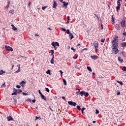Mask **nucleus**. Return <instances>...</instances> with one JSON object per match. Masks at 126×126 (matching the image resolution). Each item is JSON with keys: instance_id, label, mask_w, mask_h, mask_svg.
Wrapping results in <instances>:
<instances>
[{"instance_id": "09e8293b", "label": "nucleus", "mask_w": 126, "mask_h": 126, "mask_svg": "<svg viewBox=\"0 0 126 126\" xmlns=\"http://www.w3.org/2000/svg\"><path fill=\"white\" fill-rule=\"evenodd\" d=\"M38 93H39V94H40V95H41L43 94H42V93H41V90H38Z\"/></svg>"}, {"instance_id": "cd10ccee", "label": "nucleus", "mask_w": 126, "mask_h": 126, "mask_svg": "<svg viewBox=\"0 0 126 126\" xmlns=\"http://www.w3.org/2000/svg\"><path fill=\"white\" fill-rule=\"evenodd\" d=\"M36 119L35 120V121H37V120H42V118H41L40 117H35Z\"/></svg>"}, {"instance_id": "393cba45", "label": "nucleus", "mask_w": 126, "mask_h": 126, "mask_svg": "<svg viewBox=\"0 0 126 126\" xmlns=\"http://www.w3.org/2000/svg\"><path fill=\"white\" fill-rule=\"evenodd\" d=\"M9 4H10V1H8V4L6 5V8L7 9H8V8L9 7Z\"/></svg>"}, {"instance_id": "a211bd4d", "label": "nucleus", "mask_w": 126, "mask_h": 126, "mask_svg": "<svg viewBox=\"0 0 126 126\" xmlns=\"http://www.w3.org/2000/svg\"><path fill=\"white\" fill-rule=\"evenodd\" d=\"M26 82H25L24 81H22L20 83V84L21 86H23L24 85H25V84H26Z\"/></svg>"}, {"instance_id": "7ed1b4c3", "label": "nucleus", "mask_w": 126, "mask_h": 126, "mask_svg": "<svg viewBox=\"0 0 126 126\" xmlns=\"http://www.w3.org/2000/svg\"><path fill=\"white\" fill-rule=\"evenodd\" d=\"M118 38H119V36L118 35H116L114 38L113 40L111 41L112 44H115V43H118Z\"/></svg>"}, {"instance_id": "473e14b6", "label": "nucleus", "mask_w": 126, "mask_h": 126, "mask_svg": "<svg viewBox=\"0 0 126 126\" xmlns=\"http://www.w3.org/2000/svg\"><path fill=\"white\" fill-rule=\"evenodd\" d=\"M13 12H14V10L12 9L9 11V13H11L12 14H13Z\"/></svg>"}, {"instance_id": "58836bf2", "label": "nucleus", "mask_w": 126, "mask_h": 126, "mask_svg": "<svg viewBox=\"0 0 126 126\" xmlns=\"http://www.w3.org/2000/svg\"><path fill=\"white\" fill-rule=\"evenodd\" d=\"M45 91H46L47 92H50V90L49 89V88H46Z\"/></svg>"}, {"instance_id": "0e129e2a", "label": "nucleus", "mask_w": 126, "mask_h": 126, "mask_svg": "<svg viewBox=\"0 0 126 126\" xmlns=\"http://www.w3.org/2000/svg\"><path fill=\"white\" fill-rule=\"evenodd\" d=\"M73 58L74 59H77V56L73 57Z\"/></svg>"}, {"instance_id": "2eb2a0df", "label": "nucleus", "mask_w": 126, "mask_h": 126, "mask_svg": "<svg viewBox=\"0 0 126 126\" xmlns=\"http://www.w3.org/2000/svg\"><path fill=\"white\" fill-rule=\"evenodd\" d=\"M7 120L9 122V121H13V118L11 116H9L7 117Z\"/></svg>"}, {"instance_id": "6e6d98bb", "label": "nucleus", "mask_w": 126, "mask_h": 126, "mask_svg": "<svg viewBox=\"0 0 126 126\" xmlns=\"http://www.w3.org/2000/svg\"><path fill=\"white\" fill-rule=\"evenodd\" d=\"M32 103H35V102H36V100L33 99V100H32Z\"/></svg>"}, {"instance_id": "7c9ffc66", "label": "nucleus", "mask_w": 126, "mask_h": 126, "mask_svg": "<svg viewBox=\"0 0 126 126\" xmlns=\"http://www.w3.org/2000/svg\"><path fill=\"white\" fill-rule=\"evenodd\" d=\"M63 82L64 85L66 86V81L65 80V79H63Z\"/></svg>"}, {"instance_id": "ddd939ff", "label": "nucleus", "mask_w": 126, "mask_h": 126, "mask_svg": "<svg viewBox=\"0 0 126 126\" xmlns=\"http://www.w3.org/2000/svg\"><path fill=\"white\" fill-rule=\"evenodd\" d=\"M57 6H58V3L56 2V1H54V3L53 4V8H57Z\"/></svg>"}, {"instance_id": "f03ea898", "label": "nucleus", "mask_w": 126, "mask_h": 126, "mask_svg": "<svg viewBox=\"0 0 126 126\" xmlns=\"http://www.w3.org/2000/svg\"><path fill=\"white\" fill-rule=\"evenodd\" d=\"M51 45H52V47H54L55 50H57L58 49V47H60V43L58 42H53L51 43Z\"/></svg>"}, {"instance_id": "4be33fe9", "label": "nucleus", "mask_w": 126, "mask_h": 126, "mask_svg": "<svg viewBox=\"0 0 126 126\" xmlns=\"http://www.w3.org/2000/svg\"><path fill=\"white\" fill-rule=\"evenodd\" d=\"M121 45H122V47H126V42H122L121 43Z\"/></svg>"}, {"instance_id": "864d4df0", "label": "nucleus", "mask_w": 126, "mask_h": 126, "mask_svg": "<svg viewBox=\"0 0 126 126\" xmlns=\"http://www.w3.org/2000/svg\"><path fill=\"white\" fill-rule=\"evenodd\" d=\"M59 71L61 73V75H62V74H63V71H62V70H60Z\"/></svg>"}, {"instance_id": "c85d7f7f", "label": "nucleus", "mask_w": 126, "mask_h": 126, "mask_svg": "<svg viewBox=\"0 0 126 126\" xmlns=\"http://www.w3.org/2000/svg\"><path fill=\"white\" fill-rule=\"evenodd\" d=\"M3 73H5V71H3V70H1L0 71V75H1L2 74H3Z\"/></svg>"}, {"instance_id": "a19ab883", "label": "nucleus", "mask_w": 126, "mask_h": 126, "mask_svg": "<svg viewBox=\"0 0 126 126\" xmlns=\"http://www.w3.org/2000/svg\"><path fill=\"white\" fill-rule=\"evenodd\" d=\"M101 43H104L105 42V39L102 38L101 39Z\"/></svg>"}, {"instance_id": "f8f14e48", "label": "nucleus", "mask_w": 126, "mask_h": 126, "mask_svg": "<svg viewBox=\"0 0 126 126\" xmlns=\"http://www.w3.org/2000/svg\"><path fill=\"white\" fill-rule=\"evenodd\" d=\"M94 47L95 49V51H97L98 50V49H97V48H98V46H99V44H98V43H94Z\"/></svg>"}, {"instance_id": "c03bdc74", "label": "nucleus", "mask_w": 126, "mask_h": 126, "mask_svg": "<svg viewBox=\"0 0 126 126\" xmlns=\"http://www.w3.org/2000/svg\"><path fill=\"white\" fill-rule=\"evenodd\" d=\"M61 30H62L63 32H64L65 31V29L63 28H61Z\"/></svg>"}, {"instance_id": "37998d69", "label": "nucleus", "mask_w": 126, "mask_h": 126, "mask_svg": "<svg viewBox=\"0 0 126 126\" xmlns=\"http://www.w3.org/2000/svg\"><path fill=\"white\" fill-rule=\"evenodd\" d=\"M71 33H70V32H69V30H67V34H69V35Z\"/></svg>"}, {"instance_id": "a18cd8bd", "label": "nucleus", "mask_w": 126, "mask_h": 126, "mask_svg": "<svg viewBox=\"0 0 126 126\" xmlns=\"http://www.w3.org/2000/svg\"><path fill=\"white\" fill-rule=\"evenodd\" d=\"M4 86H5V84H3L1 86V88H3V87H4Z\"/></svg>"}, {"instance_id": "6e6552de", "label": "nucleus", "mask_w": 126, "mask_h": 126, "mask_svg": "<svg viewBox=\"0 0 126 126\" xmlns=\"http://www.w3.org/2000/svg\"><path fill=\"white\" fill-rule=\"evenodd\" d=\"M13 91H15L17 94H19L20 92H22V90L19 89H15V88H13Z\"/></svg>"}, {"instance_id": "8fccbe9b", "label": "nucleus", "mask_w": 126, "mask_h": 126, "mask_svg": "<svg viewBox=\"0 0 126 126\" xmlns=\"http://www.w3.org/2000/svg\"><path fill=\"white\" fill-rule=\"evenodd\" d=\"M112 22H114V21H115V19H114V17H113V16H112Z\"/></svg>"}, {"instance_id": "3c124183", "label": "nucleus", "mask_w": 126, "mask_h": 126, "mask_svg": "<svg viewBox=\"0 0 126 126\" xmlns=\"http://www.w3.org/2000/svg\"><path fill=\"white\" fill-rule=\"evenodd\" d=\"M17 102V100L16 99H14V104H16Z\"/></svg>"}, {"instance_id": "774afa93", "label": "nucleus", "mask_w": 126, "mask_h": 126, "mask_svg": "<svg viewBox=\"0 0 126 126\" xmlns=\"http://www.w3.org/2000/svg\"><path fill=\"white\" fill-rule=\"evenodd\" d=\"M92 74H93V75H95V73L93 72V73H92Z\"/></svg>"}, {"instance_id": "c756f323", "label": "nucleus", "mask_w": 126, "mask_h": 126, "mask_svg": "<svg viewBox=\"0 0 126 126\" xmlns=\"http://www.w3.org/2000/svg\"><path fill=\"white\" fill-rule=\"evenodd\" d=\"M117 82H118V83H119V84H120V85H124V83L122 81H117Z\"/></svg>"}, {"instance_id": "052dcab7", "label": "nucleus", "mask_w": 126, "mask_h": 126, "mask_svg": "<svg viewBox=\"0 0 126 126\" xmlns=\"http://www.w3.org/2000/svg\"><path fill=\"white\" fill-rule=\"evenodd\" d=\"M31 2H29V6L30 7V5L31 4Z\"/></svg>"}, {"instance_id": "9d476101", "label": "nucleus", "mask_w": 126, "mask_h": 126, "mask_svg": "<svg viewBox=\"0 0 126 126\" xmlns=\"http://www.w3.org/2000/svg\"><path fill=\"white\" fill-rule=\"evenodd\" d=\"M91 59H92L93 60H97V59H98L99 57L96 56V55H94V56H91Z\"/></svg>"}, {"instance_id": "de8ad7c7", "label": "nucleus", "mask_w": 126, "mask_h": 126, "mask_svg": "<svg viewBox=\"0 0 126 126\" xmlns=\"http://www.w3.org/2000/svg\"><path fill=\"white\" fill-rule=\"evenodd\" d=\"M16 87L17 88H18V89L21 88V86H19V85H17V86H16Z\"/></svg>"}, {"instance_id": "5fc2aeb1", "label": "nucleus", "mask_w": 126, "mask_h": 126, "mask_svg": "<svg viewBox=\"0 0 126 126\" xmlns=\"http://www.w3.org/2000/svg\"><path fill=\"white\" fill-rule=\"evenodd\" d=\"M70 20V19L69 18V16H67V21H69Z\"/></svg>"}, {"instance_id": "603ef678", "label": "nucleus", "mask_w": 126, "mask_h": 126, "mask_svg": "<svg viewBox=\"0 0 126 126\" xmlns=\"http://www.w3.org/2000/svg\"><path fill=\"white\" fill-rule=\"evenodd\" d=\"M23 95H27V93L23 92Z\"/></svg>"}, {"instance_id": "f704fd0d", "label": "nucleus", "mask_w": 126, "mask_h": 126, "mask_svg": "<svg viewBox=\"0 0 126 126\" xmlns=\"http://www.w3.org/2000/svg\"><path fill=\"white\" fill-rule=\"evenodd\" d=\"M46 73H47V74H50V73H51V70H48L46 71Z\"/></svg>"}, {"instance_id": "4c0bfd02", "label": "nucleus", "mask_w": 126, "mask_h": 126, "mask_svg": "<svg viewBox=\"0 0 126 126\" xmlns=\"http://www.w3.org/2000/svg\"><path fill=\"white\" fill-rule=\"evenodd\" d=\"M99 110H98L97 109L95 110V114H96V115H98L99 114Z\"/></svg>"}, {"instance_id": "423d86ee", "label": "nucleus", "mask_w": 126, "mask_h": 126, "mask_svg": "<svg viewBox=\"0 0 126 126\" xmlns=\"http://www.w3.org/2000/svg\"><path fill=\"white\" fill-rule=\"evenodd\" d=\"M117 4L118 6L116 7V10L118 11V10H119V9L121 8V3L120 2V1H117Z\"/></svg>"}, {"instance_id": "c9c22d12", "label": "nucleus", "mask_w": 126, "mask_h": 126, "mask_svg": "<svg viewBox=\"0 0 126 126\" xmlns=\"http://www.w3.org/2000/svg\"><path fill=\"white\" fill-rule=\"evenodd\" d=\"M12 30L14 31H16V30H17V28H16V27H13L12 28Z\"/></svg>"}, {"instance_id": "6ab92c4d", "label": "nucleus", "mask_w": 126, "mask_h": 126, "mask_svg": "<svg viewBox=\"0 0 126 126\" xmlns=\"http://www.w3.org/2000/svg\"><path fill=\"white\" fill-rule=\"evenodd\" d=\"M122 55L125 58H126V52L125 51H122L121 53Z\"/></svg>"}, {"instance_id": "1a4fd4ad", "label": "nucleus", "mask_w": 126, "mask_h": 126, "mask_svg": "<svg viewBox=\"0 0 126 126\" xmlns=\"http://www.w3.org/2000/svg\"><path fill=\"white\" fill-rule=\"evenodd\" d=\"M115 27L117 30H121V26L119 24H116Z\"/></svg>"}, {"instance_id": "ea45409f", "label": "nucleus", "mask_w": 126, "mask_h": 126, "mask_svg": "<svg viewBox=\"0 0 126 126\" xmlns=\"http://www.w3.org/2000/svg\"><path fill=\"white\" fill-rule=\"evenodd\" d=\"M12 95H17V94L15 91H14V92L12 94Z\"/></svg>"}, {"instance_id": "bf43d9fd", "label": "nucleus", "mask_w": 126, "mask_h": 126, "mask_svg": "<svg viewBox=\"0 0 126 126\" xmlns=\"http://www.w3.org/2000/svg\"><path fill=\"white\" fill-rule=\"evenodd\" d=\"M28 100H29V102H32V100H31L30 98L28 99Z\"/></svg>"}, {"instance_id": "680f3d73", "label": "nucleus", "mask_w": 126, "mask_h": 126, "mask_svg": "<svg viewBox=\"0 0 126 126\" xmlns=\"http://www.w3.org/2000/svg\"><path fill=\"white\" fill-rule=\"evenodd\" d=\"M85 109H86L85 108L83 107L82 109V111H84V110H85Z\"/></svg>"}, {"instance_id": "0eeeda50", "label": "nucleus", "mask_w": 126, "mask_h": 126, "mask_svg": "<svg viewBox=\"0 0 126 126\" xmlns=\"http://www.w3.org/2000/svg\"><path fill=\"white\" fill-rule=\"evenodd\" d=\"M61 2H63V6H65V8H67V5H68V2H66L65 1L63 2V0H61Z\"/></svg>"}, {"instance_id": "79ce46f5", "label": "nucleus", "mask_w": 126, "mask_h": 126, "mask_svg": "<svg viewBox=\"0 0 126 126\" xmlns=\"http://www.w3.org/2000/svg\"><path fill=\"white\" fill-rule=\"evenodd\" d=\"M47 7H48L47 6L42 7V10H45V9L47 8Z\"/></svg>"}, {"instance_id": "aec40b11", "label": "nucleus", "mask_w": 126, "mask_h": 126, "mask_svg": "<svg viewBox=\"0 0 126 126\" xmlns=\"http://www.w3.org/2000/svg\"><path fill=\"white\" fill-rule=\"evenodd\" d=\"M89 95V94L88 92H84V95L85 97H88V95Z\"/></svg>"}, {"instance_id": "f3484780", "label": "nucleus", "mask_w": 126, "mask_h": 126, "mask_svg": "<svg viewBox=\"0 0 126 126\" xmlns=\"http://www.w3.org/2000/svg\"><path fill=\"white\" fill-rule=\"evenodd\" d=\"M73 34H72V33H70L69 34V38H70V40H72V39H73Z\"/></svg>"}, {"instance_id": "4d7b16f0", "label": "nucleus", "mask_w": 126, "mask_h": 126, "mask_svg": "<svg viewBox=\"0 0 126 126\" xmlns=\"http://www.w3.org/2000/svg\"><path fill=\"white\" fill-rule=\"evenodd\" d=\"M118 91V92L117 93V94L120 95V94H121V92H119V91Z\"/></svg>"}, {"instance_id": "72a5a7b5", "label": "nucleus", "mask_w": 126, "mask_h": 126, "mask_svg": "<svg viewBox=\"0 0 126 126\" xmlns=\"http://www.w3.org/2000/svg\"><path fill=\"white\" fill-rule=\"evenodd\" d=\"M122 70H123V71H126V66L123 67Z\"/></svg>"}, {"instance_id": "e2e57ef3", "label": "nucleus", "mask_w": 126, "mask_h": 126, "mask_svg": "<svg viewBox=\"0 0 126 126\" xmlns=\"http://www.w3.org/2000/svg\"><path fill=\"white\" fill-rule=\"evenodd\" d=\"M123 35H124L125 36H126V32H123Z\"/></svg>"}, {"instance_id": "9b49d317", "label": "nucleus", "mask_w": 126, "mask_h": 126, "mask_svg": "<svg viewBox=\"0 0 126 126\" xmlns=\"http://www.w3.org/2000/svg\"><path fill=\"white\" fill-rule=\"evenodd\" d=\"M121 26L122 27H125L126 25V21L125 20H122V21L121 23Z\"/></svg>"}, {"instance_id": "69168bd1", "label": "nucleus", "mask_w": 126, "mask_h": 126, "mask_svg": "<svg viewBox=\"0 0 126 126\" xmlns=\"http://www.w3.org/2000/svg\"><path fill=\"white\" fill-rule=\"evenodd\" d=\"M34 36H35V37H36V36H39V35H38V34H37L35 33V34H34Z\"/></svg>"}, {"instance_id": "2f4dec72", "label": "nucleus", "mask_w": 126, "mask_h": 126, "mask_svg": "<svg viewBox=\"0 0 126 126\" xmlns=\"http://www.w3.org/2000/svg\"><path fill=\"white\" fill-rule=\"evenodd\" d=\"M76 90H78V91L76 93V94H77V95H79V92H80V90H79V89H76Z\"/></svg>"}, {"instance_id": "dca6fc26", "label": "nucleus", "mask_w": 126, "mask_h": 126, "mask_svg": "<svg viewBox=\"0 0 126 126\" xmlns=\"http://www.w3.org/2000/svg\"><path fill=\"white\" fill-rule=\"evenodd\" d=\"M118 60L119 62L121 63H123V62H124V60H123V59L121 58L120 57H119L118 58Z\"/></svg>"}, {"instance_id": "5701e85b", "label": "nucleus", "mask_w": 126, "mask_h": 126, "mask_svg": "<svg viewBox=\"0 0 126 126\" xmlns=\"http://www.w3.org/2000/svg\"><path fill=\"white\" fill-rule=\"evenodd\" d=\"M87 69L89 71H90L91 72H92V69L91 68V67H90L89 66H87Z\"/></svg>"}, {"instance_id": "20e7f679", "label": "nucleus", "mask_w": 126, "mask_h": 126, "mask_svg": "<svg viewBox=\"0 0 126 126\" xmlns=\"http://www.w3.org/2000/svg\"><path fill=\"white\" fill-rule=\"evenodd\" d=\"M5 49L6 51H10L11 52H12V51H13V49L12 48V47L9 46H5Z\"/></svg>"}, {"instance_id": "b1692460", "label": "nucleus", "mask_w": 126, "mask_h": 126, "mask_svg": "<svg viewBox=\"0 0 126 126\" xmlns=\"http://www.w3.org/2000/svg\"><path fill=\"white\" fill-rule=\"evenodd\" d=\"M54 57H52V59L51 60V63H52V64H54Z\"/></svg>"}, {"instance_id": "4468645a", "label": "nucleus", "mask_w": 126, "mask_h": 126, "mask_svg": "<svg viewBox=\"0 0 126 126\" xmlns=\"http://www.w3.org/2000/svg\"><path fill=\"white\" fill-rule=\"evenodd\" d=\"M40 97L41 98L44 100V101H47V97H46L44 95V94H43L41 95H40Z\"/></svg>"}, {"instance_id": "13d9d810", "label": "nucleus", "mask_w": 126, "mask_h": 126, "mask_svg": "<svg viewBox=\"0 0 126 126\" xmlns=\"http://www.w3.org/2000/svg\"><path fill=\"white\" fill-rule=\"evenodd\" d=\"M62 98L63 99V100L65 99V96H62Z\"/></svg>"}, {"instance_id": "f257e3e1", "label": "nucleus", "mask_w": 126, "mask_h": 126, "mask_svg": "<svg viewBox=\"0 0 126 126\" xmlns=\"http://www.w3.org/2000/svg\"><path fill=\"white\" fill-rule=\"evenodd\" d=\"M119 44L118 43H115L112 45L113 48L112 49V53L114 54V55H117L118 53H119V49H118V46Z\"/></svg>"}, {"instance_id": "a878e982", "label": "nucleus", "mask_w": 126, "mask_h": 126, "mask_svg": "<svg viewBox=\"0 0 126 126\" xmlns=\"http://www.w3.org/2000/svg\"><path fill=\"white\" fill-rule=\"evenodd\" d=\"M84 91H81L80 92V94L81 95V96H83L84 95Z\"/></svg>"}, {"instance_id": "412c9836", "label": "nucleus", "mask_w": 126, "mask_h": 126, "mask_svg": "<svg viewBox=\"0 0 126 126\" xmlns=\"http://www.w3.org/2000/svg\"><path fill=\"white\" fill-rule=\"evenodd\" d=\"M50 53H51V56H52V57H54V53H55V51H54V50H50Z\"/></svg>"}, {"instance_id": "338daca9", "label": "nucleus", "mask_w": 126, "mask_h": 126, "mask_svg": "<svg viewBox=\"0 0 126 126\" xmlns=\"http://www.w3.org/2000/svg\"><path fill=\"white\" fill-rule=\"evenodd\" d=\"M85 50H87V48H84L82 49V51H84Z\"/></svg>"}, {"instance_id": "bb28decb", "label": "nucleus", "mask_w": 126, "mask_h": 126, "mask_svg": "<svg viewBox=\"0 0 126 126\" xmlns=\"http://www.w3.org/2000/svg\"><path fill=\"white\" fill-rule=\"evenodd\" d=\"M18 72H20V66H19L18 69L15 72V73H18Z\"/></svg>"}, {"instance_id": "e433bc0d", "label": "nucleus", "mask_w": 126, "mask_h": 126, "mask_svg": "<svg viewBox=\"0 0 126 126\" xmlns=\"http://www.w3.org/2000/svg\"><path fill=\"white\" fill-rule=\"evenodd\" d=\"M77 109L79 110L80 111V110H81V108H80V106H79V105L77 106Z\"/></svg>"}, {"instance_id": "49530a36", "label": "nucleus", "mask_w": 126, "mask_h": 126, "mask_svg": "<svg viewBox=\"0 0 126 126\" xmlns=\"http://www.w3.org/2000/svg\"><path fill=\"white\" fill-rule=\"evenodd\" d=\"M71 49L72 50V51H73L74 53L75 52V49L73 47H71Z\"/></svg>"}, {"instance_id": "39448f33", "label": "nucleus", "mask_w": 126, "mask_h": 126, "mask_svg": "<svg viewBox=\"0 0 126 126\" xmlns=\"http://www.w3.org/2000/svg\"><path fill=\"white\" fill-rule=\"evenodd\" d=\"M68 104L69 105H70V106H76V102H74L71 101H68Z\"/></svg>"}]
</instances>
